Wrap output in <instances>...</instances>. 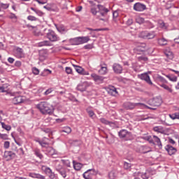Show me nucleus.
<instances>
[{
    "label": "nucleus",
    "mask_w": 179,
    "mask_h": 179,
    "mask_svg": "<svg viewBox=\"0 0 179 179\" xmlns=\"http://www.w3.org/2000/svg\"><path fill=\"white\" fill-rule=\"evenodd\" d=\"M34 153H35L36 156H37V157H39V159H42L43 158V155L40 152V150L35 149L34 150Z\"/></svg>",
    "instance_id": "79ce46f5"
},
{
    "label": "nucleus",
    "mask_w": 179,
    "mask_h": 179,
    "mask_svg": "<svg viewBox=\"0 0 179 179\" xmlns=\"http://www.w3.org/2000/svg\"><path fill=\"white\" fill-rule=\"evenodd\" d=\"M85 50H92L93 48V44H87L84 46Z\"/></svg>",
    "instance_id": "13d9d810"
},
{
    "label": "nucleus",
    "mask_w": 179,
    "mask_h": 179,
    "mask_svg": "<svg viewBox=\"0 0 179 179\" xmlns=\"http://www.w3.org/2000/svg\"><path fill=\"white\" fill-rule=\"evenodd\" d=\"M47 58V52L45 50L39 51V59L40 61H44Z\"/></svg>",
    "instance_id": "4be33fe9"
},
{
    "label": "nucleus",
    "mask_w": 179,
    "mask_h": 179,
    "mask_svg": "<svg viewBox=\"0 0 179 179\" xmlns=\"http://www.w3.org/2000/svg\"><path fill=\"white\" fill-rule=\"evenodd\" d=\"M35 13H36L38 16H43V15H44V13L40 10H36Z\"/></svg>",
    "instance_id": "0e129e2a"
},
{
    "label": "nucleus",
    "mask_w": 179,
    "mask_h": 179,
    "mask_svg": "<svg viewBox=\"0 0 179 179\" xmlns=\"http://www.w3.org/2000/svg\"><path fill=\"white\" fill-rule=\"evenodd\" d=\"M124 107L126 108V110H134L135 107H141V108H149L150 110H156V108H150L142 103L126 102L124 103Z\"/></svg>",
    "instance_id": "f257e3e1"
},
{
    "label": "nucleus",
    "mask_w": 179,
    "mask_h": 179,
    "mask_svg": "<svg viewBox=\"0 0 179 179\" xmlns=\"http://www.w3.org/2000/svg\"><path fill=\"white\" fill-rule=\"evenodd\" d=\"M136 23H138V24H142L143 23L145 24V23L146 22H145V19H143V17H136Z\"/></svg>",
    "instance_id": "ea45409f"
},
{
    "label": "nucleus",
    "mask_w": 179,
    "mask_h": 179,
    "mask_svg": "<svg viewBox=\"0 0 179 179\" xmlns=\"http://www.w3.org/2000/svg\"><path fill=\"white\" fill-rule=\"evenodd\" d=\"M29 177H31L32 178H39V179L45 178V177H44L38 173H29Z\"/></svg>",
    "instance_id": "bb28decb"
},
{
    "label": "nucleus",
    "mask_w": 179,
    "mask_h": 179,
    "mask_svg": "<svg viewBox=\"0 0 179 179\" xmlns=\"http://www.w3.org/2000/svg\"><path fill=\"white\" fill-rule=\"evenodd\" d=\"M36 108L42 114H52V109L50 108V104L45 101L37 104Z\"/></svg>",
    "instance_id": "f03ea898"
},
{
    "label": "nucleus",
    "mask_w": 179,
    "mask_h": 179,
    "mask_svg": "<svg viewBox=\"0 0 179 179\" xmlns=\"http://www.w3.org/2000/svg\"><path fill=\"white\" fill-rule=\"evenodd\" d=\"M52 88H49L45 92H44V95L45 96H48V94H51V93H52Z\"/></svg>",
    "instance_id": "864d4df0"
},
{
    "label": "nucleus",
    "mask_w": 179,
    "mask_h": 179,
    "mask_svg": "<svg viewBox=\"0 0 179 179\" xmlns=\"http://www.w3.org/2000/svg\"><path fill=\"white\" fill-rule=\"evenodd\" d=\"M24 101V99L22 96H17L13 99V104H20V103H23Z\"/></svg>",
    "instance_id": "f3484780"
},
{
    "label": "nucleus",
    "mask_w": 179,
    "mask_h": 179,
    "mask_svg": "<svg viewBox=\"0 0 179 179\" xmlns=\"http://www.w3.org/2000/svg\"><path fill=\"white\" fill-rule=\"evenodd\" d=\"M100 75H106L107 73V66H101V69L99 70Z\"/></svg>",
    "instance_id": "f704fd0d"
},
{
    "label": "nucleus",
    "mask_w": 179,
    "mask_h": 179,
    "mask_svg": "<svg viewBox=\"0 0 179 179\" xmlns=\"http://www.w3.org/2000/svg\"><path fill=\"white\" fill-rule=\"evenodd\" d=\"M70 43L71 45H80V38L77 37L72 39H70Z\"/></svg>",
    "instance_id": "6ab92c4d"
},
{
    "label": "nucleus",
    "mask_w": 179,
    "mask_h": 179,
    "mask_svg": "<svg viewBox=\"0 0 179 179\" xmlns=\"http://www.w3.org/2000/svg\"><path fill=\"white\" fill-rule=\"evenodd\" d=\"M113 19H117L118 17V11H114L113 13Z\"/></svg>",
    "instance_id": "774afa93"
},
{
    "label": "nucleus",
    "mask_w": 179,
    "mask_h": 179,
    "mask_svg": "<svg viewBox=\"0 0 179 179\" xmlns=\"http://www.w3.org/2000/svg\"><path fill=\"white\" fill-rule=\"evenodd\" d=\"M97 8H98V12H104L105 13H108V9L106 8V7H104L102 5L98 4L96 5Z\"/></svg>",
    "instance_id": "b1692460"
},
{
    "label": "nucleus",
    "mask_w": 179,
    "mask_h": 179,
    "mask_svg": "<svg viewBox=\"0 0 179 179\" xmlns=\"http://www.w3.org/2000/svg\"><path fill=\"white\" fill-rule=\"evenodd\" d=\"M96 173L94 169H89L83 173V178L85 179H92L94 176H96Z\"/></svg>",
    "instance_id": "39448f33"
},
{
    "label": "nucleus",
    "mask_w": 179,
    "mask_h": 179,
    "mask_svg": "<svg viewBox=\"0 0 179 179\" xmlns=\"http://www.w3.org/2000/svg\"><path fill=\"white\" fill-rule=\"evenodd\" d=\"M32 72L34 75H38L40 73V71L38 70V69L34 67L32 69Z\"/></svg>",
    "instance_id": "3c124183"
},
{
    "label": "nucleus",
    "mask_w": 179,
    "mask_h": 179,
    "mask_svg": "<svg viewBox=\"0 0 179 179\" xmlns=\"http://www.w3.org/2000/svg\"><path fill=\"white\" fill-rule=\"evenodd\" d=\"M88 41H90V36H80V42L81 44H85Z\"/></svg>",
    "instance_id": "393cba45"
},
{
    "label": "nucleus",
    "mask_w": 179,
    "mask_h": 179,
    "mask_svg": "<svg viewBox=\"0 0 179 179\" xmlns=\"http://www.w3.org/2000/svg\"><path fill=\"white\" fill-rule=\"evenodd\" d=\"M162 103H163V101L160 97H155L148 101L150 106H152L153 107H159L162 105Z\"/></svg>",
    "instance_id": "20e7f679"
},
{
    "label": "nucleus",
    "mask_w": 179,
    "mask_h": 179,
    "mask_svg": "<svg viewBox=\"0 0 179 179\" xmlns=\"http://www.w3.org/2000/svg\"><path fill=\"white\" fill-rule=\"evenodd\" d=\"M47 152L50 156H54V155H57V151L52 147H48L47 148Z\"/></svg>",
    "instance_id": "a878e982"
},
{
    "label": "nucleus",
    "mask_w": 179,
    "mask_h": 179,
    "mask_svg": "<svg viewBox=\"0 0 179 179\" xmlns=\"http://www.w3.org/2000/svg\"><path fill=\"white\" fill-rule=\"evenodd\" d=\"M143 37L145 38V40H152V38L156 37V32H155V31L151 32H143Z\"/></svg>",
    "instance_id": "1a4fd4ad"
},
{
    "label": "nucleus",
    "mask_w": 179,
    "mask_h": 179,
    "mask_svg": "<svg viewBox=\"0 0 179 179\" xmlns=\"http://www.w3.org/2000/svg\"><path fill=\"white\" fill-rule=\"evenodd\" d=\"M153 131H155V132H158V134H164V132H166L164 127L162 126H157L153 127Z\"/></svg>",
    "instance_id": "aec40b11"
},
{
    "label": "nucleus",
    "mask_w": 179,
    "mask_h": 179,
    "mask_svg": "<svg viewBox=\"0 0 179 179\" xmlns=\"http://www.w3.org/2000/svg\"><path fill=\"white\" fill-rule=\"evenodd\" d=\"M38 47H44L45 45H51V42L49 41H43L38 43Z\"/></svg>",
    "instance_id": "7c9ffc66"
},
{
    "label": "nucleus",
    "mask_w": 179,
    "mask_h": 179,
    "mask_svg": "<svg viewBox=\"0 0 179 179\" xmlns=\"http://www.w3.org/2000/svg\"><path fill=\"white\" fill-rule=\"evenodd\" d=\"M165 150H166V152H168V153L170 156L176 154V152H177V149L176 148L171 146V145H167L165 147Z\"/></svg>",
    "instance_id": "f8f14e48"
},
{
    "label": "nucleus",
    "mask_w": 179,
    "mask_h": 179,
    "mask_svg": "<svg viewBox=\"0 0 179 179\" xmlns=\"http://www.w3.org/2000/svg\"><path fill=\"white\" fill-rule=\"evenodd\" d=\"M66 72L68 75H71L72 73V69L71 67H66Z\"/></svg>",
    "instance_id": "680f3d73"
},
{
    "label": "nucleus",
    "mask_w": 179,
    "mask_h": 179,
    "mask_svg": "<svg viewBox=\"0 0 179 179\" xmlns=\"http://www.w3.org/2000/svg\"><path fill=\"white\" fill-rule=\"evenodd\" d=\"M9 17L10 19H15V20L17 19V17L14 13H10Z\"/></svg>",
    "instance_id": "338daca9"
},
{
    "label": "nucleus",
    "mask_w": 179,
    "mask_h": 179,
    "mask_svg": "<svg viewBox=\"0 0 179 179\" xmlns=\"http://www.w3.org/2000/svg\"><path fill=\"white\" fill-rule=\"evenodd\" d=\"M78 90L80 92H85L86 89H87V83H83V84H80L77 87Z\"/></svg>",
    "instance_id": "412c9836"
},
{
    "label": "nucleus",
    "mask_w": 179,
    "mask_h": 179,
    "mask_svg": "<svg viewBox=\"0 0 179 179\" xmlns=\"http://www.w3.org/2000/svg\"><path fill=\"white\" fill-rule=\"evenodd\" d=\"M108 176L110 179H115V178L117 177V171H110L108 174Z\"/></svg>",
    "instance_id": "c9c22d12"
},
{
    "label": "nucleus",
    "mask_w": 179,
    "mask_h": 179,
    "mask_svg": "<svg viewBox=\"0 0 179 179\" xmlns=\"http://www.w3.org/2000/svg\"><path fill=\"white\" fill-rule=\"evenodd\" d=\"M17 153H18L20 156H23V155H24V151L23 150V148H20L18 150H17Z\"/></svg>",
    "instance_id": "603ef678"
},
{
    "label": "nucleus",
    "mask_w": 179,
    "mask_h": 179,
    "mask_svg": "<svg viewBox=\"0 0 179 179\" xmlns=\"http://www.w3.org/2000/svg\"><path fill=\"white\" fill-rule=\"evenodd\" d=\"M0 7L2 9H8L9 8V3H0Z\"/></svg>",
    "instance_id": "de8ad7c7"
},
{
    "label": "nucleus",
    "mask_w": 179,
    "mask_h": 179,
    "mask_svg": "<svg viewBox=\"0 0 179 179\" xmlns=\"http://www.w3.org/2000/svg\"><path fill=\"white\" fill-rule=\"evenodd\" d=\"M131 164L128 162H124V168L126 170H129L131 169Z\"/></svg>",
    "instance_id": "8fccbe9b"
},
{
    "label": "nucleus",
    "mask_w": 179,
    "mask_h": 179,
    "mask_svg": "<svg viewBox=\"0 0 179 179\" xmlns=\"http://www.w3.org/2000/svg\"><path fill=\"white\" fill-rule=\"evenodd\" d=\"M90 12L94 16H96V15L99 13V8L97 5L91 6Z\"/></svg>",
    "instance_id": "5701e85b"
},
{
    "label": "nucleus",
    "mask_w": 179,
    "mask_h": 179,
    "mask_svg": "<svg viewBox=\"0 0 179 179\" xmlns=\"http://www.w3.org/2000/svg\"><path fill=\"white\" fill-rule=\"evenodd\" d=\"M138 60L140 61V62H146L148 58L145 56L142 55L138 57Z\"/></svg>",
    "instance_id": "49530a36"
},
{
    "label": "nucleus",
    "mask_w": 179,
    "mask_h": 179,
    "mask_svg": "<svg viewBox=\"0 0 179 179\" xmlns=\"http://www.w3.org/2000/svg\"><path fill=\"white\" fill-rule=\"evenodd\" d=\"M141 178L143 179H148L149 178V175L147 173H142L141 174Z\"/></svg>",
    "instance_id": "e2e57ef3"
},
{
    "label": "nucleus",
    "mask_w": 179,
    "mask_h": 179,
    "mask_svg": "<svg viewBox=\"0 0 179 179\" xmlns=\"http://www.w3.org/2000/svg\"><path fill=\"white\" fill-rule=\"evenodd\" d=\"M47 38L50 40V41H59V36L55 34V32L51 29L48 30L47 33Z\"/></svg>",
    "instance_id": "7ed1b4c3"
},
{
    "label": "nucleus",
    "mask_w": 179,
    "mask_h": 179,
    "mask_svg": "<svg viewBox=\"0 0 179 179\" xmlns=\"http://www.w3.org/2000/svg\"><path fill=\"white\" fill-rule=\"evenodd\" d=\"M73 66L75 68L78 73H80V75H89V73L85 71V69H83V68H82L81 66L75 64H73Z\"/></svg>",
    "instance_id": "4468645a"
},
{
    "label": "nucleus",
    "mask_w": 179,
    "mask_h": 179,
    "mask_svg": "<svg viewBox=\"0 0 179 179\" xmlns=\"http://www.w3.org/2000/svg\"><path fill=\"white\" fill-rule=\"evenodd\" d=\"M0 138L1 139H3L4 141H6V139H8V134L0 133Z\"/></svg>",
    "instance_id": "6e6d98bb"
},
{
    "label": "nucleus",
    "mask_w": 179,
    "mask_h": 179,
    "mask_svg": "<svg viewBox=\"0 0 179 179\" xmlns=\"http://www.w3.org/2000/svg\"><path fill=\"white\" fill-rule=\"evenodd\" d=\"M139 79H141V80H145L146 83L148 85H153V83H152V80H150V76H149V74L148 73H144L142 74L138 75Z\"/></svg>",
    "instance_id": "423d86ee"
},
{
    "label": "nucleus",
    "mask_w": 179,
    "mask_h": 179,
    "mask_svg": "<svg viewBox=\"0 0 179 179\" xmlns=\"http://www.w3.org/2000/svg\"><path fill=\"white\" fill-rule=\"evenodd\" d=\"M87 113L91 118H92V117L94 115V112H93V110H87Z\"/></svg>",
    "instance_id": "69168bd1"
},
{
    "label": "nucleus",
    "mask_w": 179,
    "mask_h": 179,
    "mask_svg": "<svg viewBox=\"0 0 179 179\" xmlns=\"http://www.w3.org/2000/svg\"><path fill=\"white\" fill-rule=\"evenodd\" d=\"M137 50L138 51H141V52L145 51V44H143L142 45H140V46H138L137 47Z\"/></svg>",
    "instance_id": "5fc2aeb1"
},
{
    "label": "nucleus",
    "mask_w": 179,
    "mask_h": 179,
    "mask_svg": "<svg viewBox=\"0 0 179 179\" xmlns=\"http://www.w3.org/2000/svg\"><path fill=\"white\" fill-rule=\"evenodd\" d=\"M161 87H163V89H165V90H167L169 93H173V89L166 84L162 85Z\"/></svg>",
    "instance_id": "58836bf2"
},
{
    "label": "nucleus",
    "mask_w": 179,
    "mask_h": 179,
    "mask_svg": "<svg viewBox=\"0 0 179 179\" xmlns=\"http://www.w3.org/2000/svg\"><path fill=\"white\" fill-rule=\"evenodd\" d=\"M113 69L115 73H122V66L119 64H114L113 66Z\"/></svg>",
    "instance_id": "2eb2a0df"
},
{
    "label": "nucleus",
    "mask_w": 179,
    "mask_h": 179,
    "mask_svg": "<svg viewBox=\"0 0 179 179\" xmlns=\"http://www.w3.org/2000/svg\"><path fill=\"white\" fill-rule=\"evenodd\" d=\"M3 146L5 149H9V147L10 146V143L9 141H5Z\"/></svg>",
    "instance_id": "bf43d9fd"
},
{
    "label": "nucleus",
    "mask_w": 179,
    "mask_h": 179,
    "mask_svg": "<svg viewBox=\"0 0 179 179\" xmlns=\"http://www.w3.org/2000/svg\"><path fill=\"white\" fill-rule=\"evenodd\" d=\"M99 121L101 122V124H104L105 125H111V124H113V122L106 120L104 117L99 119Z\"/></svg>",
    "instance_id": "2f4dec72"
},
{
    "label": "nucleus",
    "mask_w": 179,
    "mask_h": 179,
    "mask_svg": "<svg viewBox=\"0 0 179 179\" xmlns=\"http://www.w3.org/2000/svg\"><path fill=\"white\" fill-rule=\"evenodd\" d=\"M68 171H69L68 170L64 168L58 170V172L63 177V178H65L66 177V173H68Z\"/></svg>",
    "instance_id": "c85d7f7f"
},
{
    "label": "nucleus",
    "mask_w": 179,
    "mask_h": 179,
    "mask_svg": "<svg viewBox=\"0 0 179 179\" xmlns=\"http://www.w3.org/2000/svg\"><path fill=\"white\" fill-rule=\"evenodd\" d=\"M91 77L93 78V80L96 82V83H103V81L104 80V77L99 76L96 73H92Z\"/></svg>",
    "instance_id": "9d476101"
},
{
    "label": "nucleus",
    "mask_w": 179,
    "mask_h": 179,
    "mask_svg": "<svg viewBox=\"0 0 179 179\" xmlns=\"http://www.w3.org/2000/svg\"><path fill=\"white\" fill-rule=\"evenodd\" d=\"M171 120H179V113H175L169 115Z\"/></svg>",
    "instance_id": "72a5a7b5"
},
{
    "label": "nucleus",
    "mask_w": 179,
    "mask_h": 179,
    "mask_svg": "<svg viewBox=\"0 0 179 179\" xmlns=\"http://www.w3.org/2000/svg\"><path fill=\"white\" fill-rule=\"evenodd\" d=\"M28 20H30L31 22H36L37 20V17L33 16V15H29L27 17Z\"/></svg>",
    "instance_id": "09e8293b"
},
{
    "label": "nucleus",
    "mask_w": 179,
    "mask_h": 179,
    "mask_svg": "<svg viewBox=\"0 0 179 179\" xmlns=\"http://www.w3.org/2000/svg\"><path fill=\"white\" fill-rule=\"evenodd\" d=\"M1 127L3 129H6V131H10L12 129V127L10 125L6 124L4 122H1Z\"/></svg>",
    "instance_id": "4c0bfd02"
},
{
    "label": "nucleus",
    "mask_w": 179,
    "mask_h": 179,
    "mask_svg": "<svg viewBox=\"0 0 179 179\" xmlns=\"http://www.w3.org/2000/svg\"><path fill=\"white\" fill-rule=\"evenodd\" d=\"M118 135L120 138H128L131 135V133L125 129H122L118 132Z\"/></svg>",
    "instance_id": "dca6fc26"
},
{
    "label": "nucleus",
    "mask_w": 179,
    "mask_h": 179,
    "mask_svg": "<svg viewBox=\"0 0 179 179\" xmlns=\"http://www.w3.org/2000/svg\"><path fill=\"white\" fill-rule=\"evenodd\" d=\"M4 157L8 159V160H12L16 157V154L12 151H5Z\"/></svg>",
    "instance_id": "9b49d317"
},
{
    "label": "nucleus",
    "mask_w": 179,
    "mask_h": 179,
    "mask_svg": "<svg viewBox=\"0 0 179 179\" xmlns=\"http://www.w3.org/2000/svg\"><path fill=\"white\" fill-rule=\"evenodd\" d=\"M134 9L136 12H143V10H146V5L138 2L134 5Z\"/></svg>",
    "instance_id": "0eeeda50"
},
{
    "label": "nucleus",
    "mask_w": 179,
    "mask_h": 179,
    "mask_svg": "<svg viewBox=\"0 0 179 179\" xmlns=\"http://www.w3.org/2000/svg\"><path fill=\"white\" fill-rule=\"evenodd\" d=\"M166 78H168L169 80H171V82H177V77L171 78L170 76H166Z\"/></svg>",
    "instance_id": "052dcab7"
},
{
    "label": "nucleus",
    "mask_w": 179,
    "mask_h": 179,
    "mask_svg": "<svg viewBox=\"0 0 179 179\" xmlns=\"http://www.w3.org/2000/svg\"><path fill=\"white\" fill-rule=\"evenodd\" d=\"M106 90L110 96H117V94H118V91H117V88H115V87L113 85H109L106 87Z\"/></svg>",
    "instance_id": "6e6552de"
},
{
    "label": "nucleus",
    "mask_w": 179,
    "mask_h": 179,
    "mask_svg": "<svg viewBox=\"0 0 179 179\" xmlns=\"http://www.w3.org/2000/svg\"><path fill=\"white\" fill-rule=\"evenodd\" d=\"M15 52L17 54L18 57H22V55L23 54V49L20 48H17L15 50Z\"/></svg>",
    "instance_id": "a18cd8bd"
},
{
    "label": "nucleus",
    "mask_w": 179,
    "mask_h": 179,
    "mask_svg": "<svg viewBox=\"0 0 179 179\" xmlns=\"http://www.w3.org/2000/svg\"><path fill=\"white\" fill-rule=\"evenodd\" d=\"M47 141H48V138L44 137L42 140H37L36 142H38L42 148H45V146H48V145H50Z\"/></svg>",
    "instance_id": "a211bd4d"
},
{
    "label": "nucleus",
    "mask_w": 179,
    "mask_h": 179,
    "mask_svg": "<svg viewBox=\"0 0 179 179\" xmlns=\"http://www.w3.org/2000/svg\"><path fill=\"white\" fill-rule=\"evenodd\" d=\"M73 169L75 170H77V171H79V170H80V169H82V164H80L79 162L73 161Z\"/></svg>",
    "instance_id": "cd10ccee"
},
{
    "label": "nucleus",
    "mask_w": 179,
    "mask_h": 179,
    "mask_svg": "<svg viewBox=\"0 0 179 179\" xmlns=\"http://www.w3.org/2000/svg\"><path fill=\"white\" fill-rule=\"evenodd\" d=\"M61 132H65L66 134H69L72 132V129H71L69 127H65L62 128Z\"/></svg>",
    "instance_id": "473e14b6"
},
{
    "label": "nucleus",
    "mask_w": 179,
    "mask_h": 179,
    "mask_svg": "<svg viewBox=\"0 0 179 179\" xmlns=\"http://www.w3.org/2000/svg\"><path fill=\"white\" fill-rule=\"evenodd\" d=\"M164 54H165V56L166 57V59H165L166 62H170V61L173 59L174 55L173 54V52L170 50H165Z\"/></svg>",
    "instance_id": "ddd939ff"
},
{
    "label": "nucleus",
    "mask_w": 179,
    "mask_h": 179,
    "mask_svg": "<svg viewBox=\"0 0 179 179\" xmlns=\"http://www.w3.org/2000/svg\"><path fill=\"white\" fill-rule=\"evenodd\" d=\"M149 152H152V148L148 146H143V153H149Z\"/></svg>",
    "instance_id": "a19ab883"
},
{
    "label": "nucleus",
    "mask_w": 179,
    "mask_h": 179,
    "mask_svg": "<svg viewBox=\"0 0 179 179\" xmlns=\"http://www.w3.org/2000/svg\"><path fill=\"white\" fill-rule=\"evenodd\" d=\"M97 18L99 19V20H102V22H108V18H107L106 16L105 17L97 16Z\"/></svg>",
    "instance_id": "4d7b16f0"
},
{
    "label": "nucleus",
    "mask_w": 179,
    "mask_h": 179,
    "mask_svg": "<svg viewBox=\"0 0 179 179\" xmlns=\"http://www.w3.org/2000/svg\"><path fill=\"white\" fill-rule=\"evenodd\" d=\"M159 45H167V41L166 38H162L158 40Z\"/></svg>",
    "instance_id": "e433bc0d"
},
{
    "label": "nucleus",
    "mask_w": 179,
    "mask_h": 179,
    "mask_svg": "<svg viewBox=\"0 0 179 179\" xmlns=\"http://www.w3.org/2000/svg\"><path fill=\"white\" fill-rule=\"evenodd\" d=\"M56 28L59 33H64V31H65V27L63 25H60L59 27L56 26Z\"/></svg>",
    "instance_id": "c03bdc74"
},
{
    "label": "nucleus",
    "mask_w": 179,
    "mask_h": 179,
    "mask_svg": "<svg viewBox=\"0 0 179 179\" xmlns=\"http://www.w3.org/2000/svg\"><path fill=\"white\" fill-rule=\"evenodd\" d=\"M152 138L157 145H158L159 148H162V141H160V138L157 137V136H153Z\"/></svg>",
    "instance_id": "c756f323"
},
{
    "label": "nucleus",
    "mask_w": 179,
    "mask_h": 179,
    "mask_svg": "<svg viewBox=\"0 0 179 179\" xmlns=\"http://www.w3.org/2000/svg\"><path fill=\"white\" fill-rule=\"evenodd\" d=\"M144 26H146L148 29H153V27H155V25H153V24L149 21L145 22Z\"/></svg>",
    "instance_id": "37998d69"
}]
</instances>
